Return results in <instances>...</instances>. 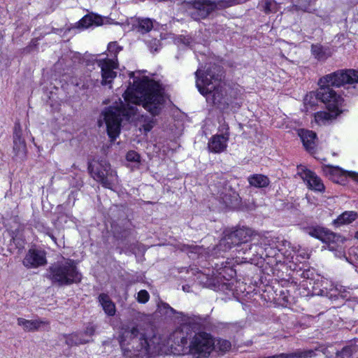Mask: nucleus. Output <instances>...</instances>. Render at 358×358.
Listing matches in <instances>:
<instances>
[{
	"mask_svg": "<svg viewBox=\"0 0 358 358\" xmlns=\"http://www.w3.org/2000/svg\"><path fill=\"white\" fill-rule=\"evenodd\" d=\"M129 77L134 78V83L124 92V101L120 99L119 102L106 108L99 120L100 127L102 123L106 124L111 141L119 136L122 121L124 119L129 120L136 113L138 105H142L152 116H155L160 113L165 103L164 89L159 83L146 76L142 78L136 77L134 72H130Z\"/></svg>",
	"mask_w": 358,
	"mask_h": 358,
	"instance_id": "obj_1",
	"label": "nucleus"
},
{
	"mask_svg": "<svg viewBox=\"0 0 358 358\" xmlns=\"http://www.w3.org/2000/svg\"><path fill=\"white\" fill-rule=\"evenodd\" d=\"M191 327L184 323L173 334L175 343L185 348L188 352L196 358L208 357L213 350V338L206 332H199L192 336Z\"/></svg>",
	"mask_w": 358,
	"mask_h": 358,
	"instance_id": "obj_2",
	"label": "nucleus"
},
{
	"mask_svg": "<svg viewBox=\"0 0 358 358\" xmlns=\"http://www.w3.org/2000/svg\"><path fill=\"white\" fill-rule=\"evenodd\" d=\"M119 342L126 358H146L150 354V345L145 335L136 327H123Z\"/></svg>",
	"mask_w": 358,
	"mask_h": 358,
	"instance_id": "obj_3",
	"label": "nucleus"
},
{
	"mask_svg": "<svg viewBox=\"0 0 358 358\" xmlns=\"http://www.w3.org/2000/svg\"><path fill=\"white\" fill-rule=\"evenodd\" d=\"M219 67L214 65L208 68L205 72L198 69L195 74L196 85L199 92L206 97L208 102L217 104L221 102L223 90L220 86L221 75L216 73Z\"/></svg>",
	"mask_w": 358,
	"mask_h": 358,
	"instance_id": "obj_4",
	"label": "nucleus"
},
{
	"mask_svg": "<svg viewBox=\"0 0 358 358\" xmlns=\"http://www.w3.org/2000/svg\"><path fill=\"white\" fill-rule=\"evenodd\" d=\"M48 278L59 285H71L81 280V274L78 271L76 262L66 259L51 266L48 269Z\"/></svg>",
	"mask_w": 358,
	"mask_h": 358,
	"instance_id": "obj_5",
	"label": "nucleus"
},
{
	"mask_svg": "<svg viewBox=\"0 0 358 358\" xmlns=\"http://www.w3.org/2000/svg\"><path fill=\"white\" fill-rule=\"evenodd\" d=\"M320 83L334 87L348 85V93L358 96V70L352 69L338 70L320 78Z\"/></svg>",
	"mask_w": 358,
	"mask_h": 358,
	"instance_id": "obj_6",
	"label": "nucleus"
},
{
	"mask_svg": "<svg viewBox=\"0 0 358 358\" xmlns=\"http://www.w3.org/2000/svg\"><path fill=\"white\" fill-rule=\"evenodd\" d=\"M240 2L241 0H194L189 8V15L194 20L199 21L217 9L228 8Z\"/></svg>",
	"mask_w": 358,
	"mask_h": 358,
	"instance_id": "obj_7",
	"label": "nucleus"
},
{
	"mask_svg": "<svg viewBox=\"0 0 358 358\" xmlns=\"http://www.w3.org/2000/svg\"><path fill=\"white\" fill-rule=\"evenodd\" d=\"M122 48L117 45V42H110L108 45V51L113 59H101L97 61L98 66L101 71V85H108L111 88V83L116 77L117 73L114 71L117 69V55Z\"/></svg>",
	"mask_w": 358,
	"mask_h": 358,
	"instance_id": "obj_8",
	"label": "nucleus"
},
{
	"mask_svg": "<svg viewBox=\"0 0 358 358\" xmlns=\"http://www.w3.org/2000/svg\"><path fill=\"white\" fill-rule=\"evenodd\" d=\"M88 170L92 178L105 188L112 189L117 183L116 171L111 169L110 164L106 160L90 163Z\"/></svg>",
	"mask_w": 358,
	"mask_h": 358,
	"instance_id": "obj_9",
	"label": "nucleus"
},
{
	"mask_svg": "<svg viewBox=\"0 0 358 358\" xmlns=\"http://www.w3.org/2000/svg\"><path fill=\"white\" fill-rule=\"evenodd\" d=\"M256 235L254 231L248 227L238 228L226 233L219 243V249L223 251L230 250L234 246L240 248L249 241H255Z\"/></svg>",
	"mask_w": 358,
	"mask_h": 358,
	"instance_id": "obj_10",
	"label": "nucleus"
},
{
	"mask_svg": "<svg viewBox=\"0 0 358 358\" xmlns=\"http://www.w3.org/2000/svg\"><path fill=\"white\" fill-rule=\"evenodd\" d=\"M306 232L310 236L321 241L324 243L328 244L331 250H335L334 245L338 248H341L345 240L341 236L321 226L309 227L306 229Z\"/></svg>",
	"mask_w": 358,
	"mask_h": 358,
	"instance_id": "obj_11",
	"label": "nucleus"
},
{
	"mask_svg": "<svg viewBox=\"0 0 358 358\" xmlns=\"http://www.w3.org/2000/svg\"><path fill=\"white\" fill-rule=\"evenodd\" d=\"M321 87L317 92V98L327 105L330 111H335L342 101L341 97L330 87L331 85L320 84Z\"/></svg>",
	"mask_w": 358,
	"mask_h": 358,
	"instance_id": "obj_12",
	"label": "nucleus"
},
{
	"mask_svg": "<svg viewBox=\"0 0 358 358\" xmlns=\"http://www.w3.org/2000/svg\"><path fill=\"white\" fill-rule=\"evenodd\" d=\"M264 239L261 238H256L255 241H252L253 243L249 244L248 242L243 245L238 250V252L240 255H243L242 258L245 262H252L257 258H262L264 255V248L262 246Z\"/></svg>",
	"mask_w": 358,
	"mask_h": 358,
	"instance_id": "obj_13",
	"label": "nucleus"
},
{
	"mask_svg": "<svg viewBox=\"0 0 358 358\" xmlns=\"http://www.w3.org/2000/svg\"><path fill=\"white\" fill-rule=\"evenodd\" d=\"M46 262L45 252L38 250H29L23 259V265L28 268L43 266Z\"/></svg>",
	"mask_w": 358,
	"mask_h": 358,
	"instance_id": "obj_14",
	"label": "nucleus"
},
{
	"mask_svg": "<svg viewBox=\"0 0 358 358\" xmlns=\"http://www.w3.org/2000/svg\"><path fill=\"white\" fill-rule=\"evenodd\" d=\"M229 136V127L227 126L226 132L219 135H214L211 137L208 144L209 150L215 153H220L225 150L227 146Z\"/></svg>",
	"mask_w": 358,
	"mask_h": 358,
	"instance_id": "obj_15",
	"label": "nucleus"
},
{
	"mask_svg": "<svg viewBox=\"0 0 358 358\" xmlns=\"http://www.w3.org/2000/svg\"><path fill=\"white\" fill-rule=\"evenodd\" d=\"M298 134L306 150L313 152L316 145V134L313 131L303 129H299Z\"/></svg>",
	"mask_w": 358,
	"mask_h": 358,
	"instance_id": "obj_16",
	"label": "nucleus"
},
{
	"mask_svg": "<svg viewBox=\"0 0 358 358\" xmlns=\"http://www.w3.org/2000/svg\"><path fill=\"white\" fill-rule=\"evenodd\" d=\"M317 348L312 349H298L290 353H281L266 358H311L316 355L315 352Z\"/></svg>",
	"mask_w": 358,
	"mask_h": 358,
	"instance_id": "obj_17",
	"label": "nucleus"
},
{
	"mask_svg": "<svg viewBox=\"0 0 358 358\" xmlns=\"http://www.w3.org/2000/svg\"><path fill=\"white\" fill-rule=\"evenodd\" d=\"M217 194L226 206H231L238 203V194L230 187H224L222 191L218 192Z\"/></svg>",
	"mask_w": 358,
	"mask_h": 358,
	"instance_id": "obj_18",
	"label": "nucleus"
},
{
	"mask_svg": "<svg viewBox=\"0 0 358 358\" xmlns=\"http://www.w3.org/2000/svg\"><path fill=\"white\" fill-rule=\"evenodd\" d=\"M13 151L15 156L22 159L26 156L27 147L24 139L22 138L21 132L16 131L13 136Z\"/></svg>",
	"mask_w": 358,
	"mask_h": 358,
	"instance_id": "obj_19",
	"label": "nucleus"
},
{
	"mask_svg": "<svg viewBox=\"0 0 358 358\" xmlns=\"http://www.w3.org/2000/svg\"><path fill=\"white\" fill-rule=\"evenodd\" d=\"M305 179L310 189L318 192L324 190V186L321 179L313 171L309 170L306 171Z\"/></svg>",
	"mask_w": 358,
	"mask_h": 358,
	"instance_id": "obj_20",
	"label": "nucleus"
},
{
	"mask_svg": "<svg viewBox=\"0 0 358 358\" xmlns=\"http://www.w3.org/2000/svg\"><path fill=\"white\" fill-rule=\"evenodd\" d=\"M45 324L46 322L43 320H28L21 317L17 318V324L22 327L24 330L26 331H34L38 330L41 326H43Z\"/></svg>",
	"mask_w": 358,
	"mask_h": 358,
	"instance_id": "obj_21",
	"label": "nucleus"
},
{
	"mask_svg": "<svg viewBox=\"0 0 358 358\" xmlns=\"http://www.w3.org/2000/svg\"><path fill=\"white\" fill-rule=\"evenodd\" d=\"M99 301L101 305L104 312L109 316H113L115 314V306L111 301L109 296L102 293L99 296Z\"/></svg>",
	"mask_w": 358,
	"mask_h": 358,
	"instance_id": "obj_22",
	"label": "nucleus"
},
{
	"mask_svg": "<svg viewBox=\"0 0 358 358\" xmlns=\"http://www.w3.org/2000/svg\"><path fill=\"white\" fill-rule=\"evenodd\" d=\"M317 0H291L293 6L297 10L313 13Z\"/></svg>",
	"mask_w": 358,
	"mask_h": 358,
	"instance_id": "obj_23",
	"label": "nucleus"
},
{
	"mask_svg": "<svg viewBox=\"0 0 358 358\" xmlns=\"http://www.w3.org/2000/svg\"><path fill=\"white\" fill-rule=\"evenodd\" d=\"M102 18L96 15H86L78 22V27L87 29L91 25H101L102 24Z\"/></svg>",
	"mask_w": 358,
	"mask_h": 358,
	"instance_id": "obj_24",
	"label": "nucleus"
},
{
	"mask_svg": "<svg viewBox=\"0 0 358 358\" xmlns=\"http://www.w3.org/2000/svg\"><path fill=\"white\" fill-rule=\"evenodd\" d=\"M248 182L250 185L258 188L266 187L270 183L268 178L262 174H254L250 176Z\"/></svg>",
	"mask_w": 358,
	"mask_h": 358,
	"instance_id": "obj_25",
	"label": "nucleus"
},
{
	"mask_svg": "<svg viewBox=\"0 0 358 358\" xmlns=\"http://www.w3.org/2000/svg\"><path fill=\"white\" fill-rule=\"evenodd\" d=\"M135 27L138 32L144 34L152 29L153 22L150 18H138Z\"/></svg>",
	"mask_w": 358,
	"mask_h": 358,
	"instance_id": "obj_26",
	"label": "nucleus"
},
{
	"mask_svg": "<svg viewBox=\"0 0 358 358\" xmlns=\"http://www.w3.org/2000/svg\"><path fill=\"white\" fill-rule=\"evenodd\" d=\"M91 340L85 338L81 333H75L66 337V343L69 346L78 345L89 343Z\"/></svg>",
	"mask_w": 358,
	"mask_h": 358,
	"instance_id": "obj_27",
	"label": "nucleus"
},
{
	"mask_svg": "<svg viewBox=\"0 0 358 358\" xmlns=\"http://www.w3.org/2000/svg\"><path fill=\"white\" fill-rule=\"evenodd\" d=\"M357 213L355 211H345L340 215L336 220L334 221L335 224H348L357 218Z\"/></svg>",
	"mask_w": 358,
	"mask_h": 358,
	"instance_id": "obj_28",
	"label": "nucleus"
},
{
	"mask_svg": "<svg viewBox=\"0 0 358 358\" xmlns=\"http://www.w3.org/2000/svg\"><path fill=\"white\" fill-rule=\"evenodd\" d=\"M318 98H317V93L310 92L307 94L304 99V110L308 113L310 110H314V107L317 104Z\"/></svg>",
	"mask_w": 358,
	"mask_h": 358,
	"instance_id": "obj_29",
	"label": "nucleus"
},
{
	"mask_svg": "<svg viewBox=\"0 0 358 358\" xmlns=\"http://www.w3.org/2000/svg\"><path fill=\"white\" fill-rule=\"evenodd\" d=\"M311 52L314 57L318 60H325L330 54L320 45H312Z\"/></svg>",
	"mask_w": 358,
	"mask_h": 358,
	"instance_id": "obj_30",
	"label": "nucleus"
},
{
	"mask_svg": "<svg viewBox=\"0 0 358 358\" xmlns=\"http://www.w3.org/2000/svg\"><path fill=\"white\" fill-rule=\"evenodd\" d=\"M213 349L222 353L229 351L231 348V343L225 339L219 338L213 340Z\"/></svg>",
	"mask_w": 358,
	"mask_h": 358,
	"instance_id": "obj_31",
	"label": "nucleus"
},
{
	"mask_svg": "<svg viewBox=\"0 0 358 358\" xmlns=\"http://www.w3.org/2000/svg\"><path fill=\"white\" fill-rule=\"evenodd\" d=\"M336 115L337 113L335 116ZM334 117V115L325 111L317 112L315 114V120L318 124L324 123L325 121L329 120Z\"/></svg>",
	"mask_w": 358,
	"mask_h": 358,
	"instance_id": "obj_32",
	"label": "nucleus"
},
{
	"mask_svg": "<svg viewBox=\"0 0 358 358\" xmlns=\"http://www.w3.org/2000/svg\"><path fill=\"white\" fill-rule=\"evenodd\" d=\"M262 3L263 10L266 13L275 12L277 10V3L274 0H264Z\"/></svg>",
	"mask_w": 358,
	"mask_h": 358,
	"instance_id": "obj_33",
	"label": "nucleus"
},
{
	"mask_svg": "<svg viewBox=\"0 0 358 358\" xmlns=\"http://www.w3.org/2000/svg\"><path fill=\"white\" fill-rule=\"evenodd\" d=\"M354 351L355 348L345 346L341 351L336 352V358H351Z\"/></svg>",
	"mask_w": 358,
	"mask_h": 358,
	"instance_id": "obj_34",
	"label": "nucleus"
},
{
	"mask_svg": "<svg viewBox=\"0 0 358 358\" xmlns=\"http://www.w3.org/2000/svg\"><path fill=\"white\" fill-rule=\"evenodd\" d=\"M149 299H150V295L146 290L142 289L138 292V296H137V301L139 303H145L148 301Z\"/></svg>",
	"mask_w": 358,
	"mask_h": 358,
	"instance_id": "obj_35",
	"label": "nucleus"
},
{
	"mask_svg": "<svg viewBox=\"0 0 358 358\" xmlns=\"http://www.w3.org/2000/svg\"><path fill=\"white\" fill-rule=\"evenodd\" d=\"M96 329V326L93 324L92 323H89L85 327V329L83 334V337L84 336H92Z\"/></svg>",
	"mask_w": 358,
	"mask_h": 358,
	"instance_id": "obj_36",
	"label": "nucleus"
},
{
	"mask_svg": "<svg viewBox=\"0 0 358 358\" xmlns=\"http://www.w3.org/2000/svg\"><path fill=\"white\" fill-rule=\"evenodd\" d=\"M127 160L129 162H136L140 161V155L136 151L130 150L126 155Z\"/></svg>",
	"mask_w": 358,
	"mask_h": 358,
	"instance_id": "obj_37",
	"label": "nucleus"
},
{
	"mask_svg": "<svg viewBox=\"0 0 358 358\" xmlns=\"http://www.w3.org/2000/svg\"><path fill=\"white\" fill-rule=\"evenodd\" d=\"M159 41L157 40V39H154L153 41H152L150 44H149V47L150 48V50L151 51H157L158 50V47H159Z\"/></svg>",
	"mask_w": 358,
	"mask_h": 358,
	"instance_id": "obj_38",
	"label": "nucleus"
},
{
	"mask_svg": "<svg viewBox=\"0 0 358 358\" xmlns=\"http://www.w3.org/2000/svg\"><path fill=\"white\" fill-rule=\"evenodd\" d=\"M154 126V121L153 120H150L148 122H145L143 125V129L145 132L150 131Z\"/></svg>",
	"mask_w": 358,
	"mask_h": 358,
	"instance_id": "obj_39",
	"label": "nucleus"
},
{
	"mask_svg": "<svg viewBox=\"0 0 358 358\" xmlns=\"http://www.w3.org/2000/svg\"><path fill=\"white\" fill-rule=\"evenodd\" d=\"M181 42L185 44V45H191V38H187L185 36H183L180 38Z\"/></svg>",
	"mask_w": 358,
	"mask_h": 358,
	"instance_id": "obj_40",
	"label": "nucleus"
},
{
	"mask_svg": "<svg viewBox=\"0 0 358 358\" xmlns=\"http://www.w3.org/2000/svg\"><path fill=\"white\" fill-rule=\"evenodd\" d=\"M163 307L166 310V313H169V312L173 313L175 312L174 309L170 307L167 303H164Z\"/></svg>",
	"mask_w": 358,
	"mask_h": 358,
	"instance_id": "obj_41",
	"label": "nucleus"
},
{
	"mask_svg": "<svg viewBox=\"0 0 358 358\" xmlns=\"http://www.w3.org/2000/svg\"><path fill=\"white\" fill-rule=\"evenodd\" d=\"M129 234V231H124L123 232V234L121 236L120 234H118L117 233L115 232V236L117 237V238H127Z\"/></svg>",
	"mask_w": 358,
	"mask_h": 358,
	"instance_id": "obj_42",
	"label": "nucleus"
},
{
	"mask_svg": "<svg viewBox=\"0 0 358 358\" xmlns=\"http://www.w3.org/2000/svg\"><path fill=\"white\" fill-rule=\"evenodd\" d=\"M348 175L353 178L355 180L358 181V173L355 172L349 171L348 172Z\"/></svg>",
	"mask_w": 358,
	"mask_h": 358,
	"instance_id": "obj_43",
	"label": "nucleus"
},
{
	"mask_svg": "<svg viewBox=\"0 0 358 358\" xmlns=\"http://www.w3.org/2000/svg\"><path fill=\"white\" fill-rule=\"evenodd\" d=\"M47 234L51 238V239L56 243V238L53 236L52 234L48 232Z\"/></svg>",
	"mask_w": 358,
	"mask_h": 358,
	"instance_id": "obj_44",
	"label": "nucleus"
},
{
	"mask_svg": "<svg viewBox=\"0 0 358 358\" xmlns=\"http://www.w3.org/2000/svg\"><path fill=\"white\" fill-rule=\"evenodd\" d=\"M227 126L229 127V126L227 124H225L222 125V133L226 132V127H227Z\"/></svg>",
	"mask_w": 358,
	"mask_h": 358,
	"instance_id": "obj_45",
	"label": "nucleus"
},
{
	"mask_svg": "<svg viewBox=\"0 0 358 358\" xmlns=\"http://www.w3.org/2000/svg\"><path fill=\"white\" fill-rule=\"evenodd\" d=\"M189 286H187V285H184V286H182V289H183L184 291H185V292H189Z\"/></svg>",
	"mask_w": 358,
	"mask_h": 358,
	"instance_id": "obj_46",
	"label": "nucleus"
},
{
	"mask_svg": "<svg viewBox=\"0 0 358 358\" xmlns=\"http://www.w3.org/2000/svg\"><path fill=\"white\" fill-rule=\"evenodd\" d=\"M355 238L358 240V231L355 233Z\"/></svg>",
	"mask_w": 358,
	"mask_h": 358,
	"instance_id": "obj_47",
	"label": "nucleus"
}]
</instances>
